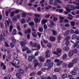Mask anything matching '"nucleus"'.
<instances>
[{
    "label": "nucleus",
    "instance_id": "obj_10",
    "mask_svg": "<svg viewBox=\"0 0 79 79\" xmlns=\"http://www.w3.org/2000/svg\"><path fill=\"white\" fill-rule=\"evenodd\" d=\"M26 43L24 41H21L20 43V45L22 47H26Z\"/></svg>",
    "mask_w": 79,
    "mask_h": 79
},
{
    "label": "nucleus",
    "instance_id": "obj_8",
    "mask_svg": "<svg viewBox=\"0 0 79 79\" xmlns=\"http://www.w3.org/2000/svg\"><path fill=\"white\" fill-rule=\"evenodd\" d=\"M31 32V29L30 28L27 29V30H25V34H27V33H28V34H30Z\"/></svg>",
    "mask_w": 79,
    "mask_h": 79
},
{
    "label": "nucleus",
    "instance_id": "obj_46",
    "mask_svg": "<svg viewBox=\"0 0 79 79\" xmlns=\"http://www.w3.org/2000/svg\"><path fill=\"white\" fill-rule=\"evenodd\" d=\"M37 43H33V45L32 46V47H34V48H35L37 46Z\"/></svg>",
    "mask_w": 79,
    "mask_h": 79
},
{
    "label": "nucleus",
    "instance_id": "obj_43",
    "mask_svg": "<svg viewBox=\"0 0 79 79\" xmlns=\"http://www.w3.org/2000/svg\"><path fill=\"white\" fill-rule=\"evenodd\" d=\"M0 41L1 42H2L3 41V35H2V34H1L0 35Z\"/></svg>",
    "mask_w": 79,
    "mask_h": 79
},
{
    "label": "nucleus",
    "instance_id": "obj_24",
    "mask_svg": "<svg viewBox=\"0 0 79 79\" xmlns=\"http://www.w3.org/2000/svg\"><path fill=\"white\" fill-rule=\"evenodd\" d=\"M67 58V54H64L63 55L62 58L63 60H65Z\"/></svg>",
    "mask_w": 79,
    "mask_h": 79
},
{
    "label": "nucleus",
    "instance_id": "obj_41",
    "mask_svg": "<svg viewBox=\"0 0 79 79\" xmlns=\"http://www.w3.org/2000/svg\"><path fill=\"white\" fill-rule=\"evenodd\" d=\"M42 24H44L47 23V20H45V19L43 20L42 21Z\"/></svg>",
    "mask_w": 79,
    "mask_h": 79
},
{
    "label": "nucleus",
    "instance_id": "obj_11",
    "mask_svg": "<svg viewBox=\"0 0 79 79\" xmlns=\"http://www.w3.org/2000/svg\"><path fill=\"white\" fill-rule=\"evenodd\" d=\"M40 19L37 18H36L34 19V21L35 23H40V19Z\"/></svg>",
    "mask_w": 79,
    "mask_h": 79
},
{
    "label": "nucleus",
    "instance_id": "obj_15",
    "mask_svg": "<svg viewBox=\"0 0 79 79\" xmlns=\"http://www.w3.org/2000/svg\"><path fill=\"white\" fill-rule=\"evenodd\" d=\"M70 31L69 30H67L64 33V35L66 37V36H68L69 34V32Z\"/></svg>",
    "mask_w": 79,
    "mask_h": 79
},
{
    "label": "nucleus",
    "instance_id": "obj_49",
    "mask_svg": "<svg viewBox=\"0 0 79 79\" xmlns=\"http://www.w3.org/2000/svg\"><path fill=\"white\" fill-rule=\"evenodd\" d=\"M65 45L66 46H68L69 45V41H66Z\"/></svg>",
    "mask_w": 79,
    "mask_h": 79
},
{
    "label": "nucleus",
    "instance_id": "obj_32",
    "mask_svg": "<svg viewBox=\"0 0 79 79\" xmlns=\"http://www.w3.org/2000/svg\"><path fill=\"white\" fill-rule=\"evenodd\" d=\"M41 45L42 48H46V46H45V45L43 44V42L42 40L41 41Z\"/></svg>",
    "mask_w": 79,
    "mask_h": 79
},
{
    "label": "nucleus",
    "instance_id": "obj_47",
    "mask_svg": "<svg viewBox=\"0 0 79 79\" xmlns=\"http://www.w3.org/2000/svg\"><path fill=\"white\" fill-rule=\"evenodd\" d=\"M67 74H64L62 76V78H63L64 79V78H66V77H67Z\"/></svg>",
    "mask_w": 79,
    "mask_h": 79
},
{
    "label": "nucleus",
    "instance_id": "obj_48",
    "mask_svg": "<svg viewBox=\"0 0 79 79\" xmlns=\"http://www.w3.org/2000/svg\"><path fill=\"white\" fill-rule=\"evenodd\" d=\"M71 74L73 75H76L77 74V72L74 71H73L72 72Z\"/></svg>",
    "mask_w": 79,
    "mask_h": 79
},
{
    "label": "nucleus",
    "instance_id": "obj_31",
    "mask_svg": "<svg viewBox=\"0 0 79 79\" xmlns=\"http://www.w3.org/2000/svg\"><path fill=\"white\" fill-rule=\"evenodd\" d=\"M24 70L25 72H27V71H28V67L27 66V65H25L24 67Z\"/></svg>",
    "mask_w": 79,
    "mask_h": 79
},
{
    "label": "nucleus",
    "instance_id": "obj_60",
    "mask_svg": "<svg viewBox=\"0 0 79 79\" xmlns=\"http://www.w3.org/2000/svg\"><path fill=\"white\" fill-rule=\"evenodd\" d=\"M77 61V59H74L73 60L72 63L74 64L76 63Z\"/></svg>",
    "mask_w": 79,
    "mask_h": 79
},
{
    "label": "nucleus",
    "instance_id": "obj_29",
    "mask_svg": "<svg viewBox=\"0 0 79 79\" xmlns=\"http://www.w3.org/2000/svg\"><path fill=\"white\" fill-rule=\"evenodd\" d=\"M28 24L29 26H30L31 27V26H34V23L33 22H31L28 23Z\"/></svg>",
    "mask_w": 79,
    "mask_h": 79
},
{
    "label": "nucleus",
    "instance_id": "obj_57",
    "mask_svg": "<svg viewBox=\"0 0 79 79\" xmlns=\"http://www.w3.org/2000/svg\"><path fill=\"white\" fill-rule=\"evenodd\" d=\"M75 22L72 21L71 22V24L72 26H75Z\"/></svg>",
    "mask_w": 79,
    "mask_h": 79
},
{
    "label": "nucleus",
    "instance_id": "obj_12",
    "mask_svg": "<svg viewBox=\"0 0 79 79\" xmlns=\"http://www.w3.org/2000/svg\"><path fill=\"white\" fill-rule=\"evenodd\" d=\"M49 39L51 42H55L56 40V39L53 36H51Z\"/></svg>",
    "mask_w": 79,
    "mask_h": 79
},
{
    "label": "nucleus",
    "instance_id": "obj_40",
    "mask_svg": "<svg viewBox=\"0 0 79 79\" xmlns=\"http://www.w3.org/2000/svg\"><path fill=\"white\" fill-rule=\"evenodd\" d=\"M47 47L49 48H51L52 47V45L51 43H49L47 44Z\"/></svg>",
    "mask_w": 79,
    "mask_h": 79
},
{
    "label": "nucleus",
    "instance_id": "obj_34",
    "mask_svg": "<svg viewBox=\"0 0 79 79\" xmlns=\"http://www.w3.org/2000/svg\"><path fill=\"white\" fill-rule=\"evenodd\" d=\"M41 47H40V44L37 45L36 46V49L37 50H40Z\"/></svg>",
    "mask_w": 79,
    "mask_h": 79
},
{
    "label": "nucleus",
    "instance_id": "obj_38",
    "mask_svg": "<svg viewBox=\"0 0 79 79\" xmlns=\"http://www.w3.org/2000/svg\"><path fill=\"white\" fill-rule=\"evenodd\" d=\"M62 39V37H61V36L60 35H59L58 36V43H60V41Z\"/></svg>",
    "mask_w": 79,
    "mask_h": 79
},
{
    "label": "nucleus",
    "instance_id": "obj_55",
    "mask_svg": "<svg viewBox=\"0 0 79 79\" xmlns=\"http://www.w3.org/2000/svg\"><path fill=\"white\" fill-rule=\"evenodd\" d=\"M27 40H29L30 38H31V36H30V34H28L27 36Z\"/></svg>",
    "mask_w": 79,
    "mask_h": 79
},
{
    "label": "nucleus",
    "instance_id": "obj_39",
    "mask_svg": "<svg viewBox=\"0 0 79 79\" xmlns=\"http://www.w3.org/2000/svg\"><path fill=\"white\" fill-rule=\"evenodd\" d=\"M44 29L42 28V27H39V29L38 30L39 31V32H43V30Z\"/></svg>",
    "mask_w": 79,
    "mask_h": 79
},
{
    "label": "nucleus",
    "instance_id": "obj_26",
    "mask_svg": "<svg viewBox=\"0 0 79 79\" xmlns=\"http://www.w3.org/2000/svg\"><path fill=\"white\" fill-rule=\"evenodd\" d=\"M52 34L53 35H57V32L54 30H52Z\"/></svg>",
    "mask_w": 79,
    "mask_h": 79
},
{
    "label": "nucleus",
    "instance_id": "obj_18",
    "mask_svg": "<svg viewBox=\"0 0 79 79\" xmlns=\"http://www.w3.org/2000/svg\"><path fill=\"white\" fill-rule=\"evenodd\" d=\"M16 32H17L16 30V29H14L12 31V35H16Z\"/></svg>",
    "mask_w": 79,
    "mask_h": 79
},
{
    "label": "nucleus",
    "instance_id": "obj_25",
    "mask_svg": "<svg viewBox=\"0 0 79 79\" xmlns=\"http://www.w3.org/2000/svg\"><path fill=\"white\" fill-rule=\"evenodd\" d=\"M11 39L13 43H16V41L15 39V37L14 36H12L11 37Z\"/></svg>",
    "mask_w": 79,
    "mask_h": 79
},
{
    "label": "nucleus",
    "instance_id": "obj_30",
    "mask_svg": "<svg viewBox=\"0 0 79 79\" xmlns=\"http://www.w3.org/2000/svg\"><path fill=\"white\" fill-rule=\"evenodd\" d=\"M72 50L73 51V53L75 54L77 53V52H78V50L76 48Z\"/></svg>",
    "mask_w": 79,
    "mask_h": 79
},
{
    "label": "nucleus",
    "instance_id": "obj_5",
    "mask_svg": "<svg viewBox=\"0 0 79 79\" xmlns=\"http://www.w3.org/2000/svg\"><path fill=\"white\" fill-rule=\"evenodd\" d=\"M55 24L54 22L53 21H50V24L48 25V26L51 28H52L53 26H55Z\"/></svg>",
    "mask_w": 79,
    "mask_h": 79
},
{
    "label": "nucleus",
    "instance_id": "obj_13",
    "mask_svg": "<svg viewBox=\"0 0 79 79\" xmlns=\"http://www.w3.org/2000/svg\"><path fill=\"white\" fill-rule=\"evenodd\" d=\"M16 76L18 79H21V75L19 73H17L16 74Z\"/></svg>",
    "mask_w": 79,
    "mask_h": 79
},
{
    "label": "nucleus",
    "instance_id": "obj_62",
    "mask_svg": "<svg viewBox=\"0 0 79 79\" xmlns=\"http://www.w3.org/2000/svg\"><path fill=\"white\" fill-rule=\"evenodd\" d=\"M53 5L54 6H56L57 5H58V4L57 3V2H56V1H55L53 3Z\"/></svg>",
    "mask_w": 79,
    "mask_h": 79
},
{
    "label": "nucleus",
    "instance_id": "obj_63",
    "mask_svg": "<svg viewBox=\"0 0 79 79\" xmlns=\"http://www.w3.org/2000/svg\"><path fill=\"white\" fill-rule=\"evenodd\" d=\"M22 16L23 18H25V17H26V14L23 13L22 14Z\"/></svg>",
    "mask_w": 79,
    "mask_h": 79
},
{
    "label": "nucleus",
    "instance_id": "obj_3",
    "mask_svg": "<svg viewBox=\"0 0 79 79\" xmlns=\"http://www.w3.org/2000/svg\"><path fill=\"white\" fill-rule=\"evenodd\" d=\"M54 62L57 63L56 64L57 66H61V65L63 64V61H60L58 59H55Z\"/></svg>",
    "mask_w": 79,
    "mask_h": 79
},
{
    "label": "nucleus",
    "instance_id": "obj_42",
    "mask_svg": "<svg viewBox=\"0 0 79 79\" xmlns=\"http://www.w3.org/2000/svg\"><path fill=\"white\" fill-rule=\"evenodd\" d=\"M15 11H12L10 13V16L11 17H13V16H15Z\"/></svg>",
    "mask_w": 79,
    "mask_h": 79
},
{
    "label": "nucleus",
    "instance_id": "obj_56",
    "mask_svg": "<svg viewBox=\"0 0 79 79\" xmlns=\"http://www.w3.org/2000/svg\"><path fill=\"white\" fill-rule=\"evenodd\" d=\"M52 79H57V76L56 75H54L52 76Z\"/></svg>",
    "mask_w": 79,
    "mask_h": 79
},
{
    "label": "nucleus",
    "instance_id": "obj_1",
    "mask_svg": "<svg viewBox=\"0 0 79 79\" xmlns=\"http://www.w3.org/2000/svg\"><path fill=\"white\" fill-rule=\"evenodd\" d=\"M51 63V60H47L46 61V62L44 64V66H48V64H49L48 65V68L47 69V70L48 71L49 70V69H50L52 68V66H53V65L54 64V63L52 62Z\"/></svg>",
    "mask_w": 79,
    "mask_h": 79
},
{
    "label": "nucleus",
    "instance_id": "obj_50",
    "mask_svg": "<svg viewBox=\"0 0 79 79\" xmlns=\"http://www.w3.org/2000/svg\"><path fill=\"white\" fill-rule=\"evenodd\" d=\"M7 55H8L7 57L8 58V59L9 60H10V59H11V56H12V55L11 54H8Z\"/></svg>",
    "mask_w": 79,
    "mask_h": 79
},
{
    "label": "nucleus",
    "instance_id": "obj_14",
    "mask_svg": "<svg viewBox=\"0 0 79 79\" xmlns=\"http://www.w3.org/2000/svg\"><path fill=\"white\" fill-rule=\"evenodd\" d=\"M73 3H74V5H77V6H75V8L76 9H79V3H76V2H73Z\"/></svg>",
    "mask_w": 79,
    "mask_h": 79
},
{
    "label": "nucleus",
    "instance_id": "obj_4",
    "mask_svg": "<svg viewBox=\"0 0 79 79\" xmlns=\"http://www.w3.org/2000/svg\"><path fill=\"white\" fill-rule=\"evenodd\" d=\"M8 21L9 22H10V24H11V25L10 26V32H11L12 31V30H13V22H12V21H11V19H8Z\"/></svg>",
    "mask_w": 79,
    "mask_h": 79
},
{
    "label": "nucleus",
    "instance_id": "obj_51",
    "mask_svg": "<svg viewBox=\"0 0 79 79\" xmlns=\"http://www.w3.org/2000/svg\"><path fill=\"white\" fill-rule=\"evenodd\" d=\"M35 17H36V18H40V15L37 14H35Z\"/></svg>",
    "mask_w": 79,
    "mask_h": 79
},
{
    "label": "nucleus",
    "instance_id": "obj_54",
    "mask_svg": "<svg viewBox=\"0 0 79 79\" xmlns=\"http://www.w3.org/2000/svg\"><path fill=\"white\" fill-rule=\"evenodd\" d=\"M43 42L44 43L46 44H48V40H44V39L43 40Z\"/></svg>",
    "mask_w": 79,
    "mask_h": 79
},
{
    "label": "nucleus",
    "instance_id": "obj_28",
    "mask_svg": "<svg viewBox=\"0 0 79 79\" xmlns=\"http://www.w3.org/2000/svg\"><path fill=\"white\" fill-rule=\"evenodd\" d=\"M74 65V64L72 62L68 64V67L69 68H71V67H73Z\"/></svg>",
    "mask_w": 79,
    "mask_h": 79
},
{
    "label": "nucleus",
    "instance_id": "obj_21",
    "mask_svg": "<svg viewBox=\"0 0 79 79\" xmlns=\"http://www.w3.org/2000/svg\"><path fill=\"white\" fill-rule=\"evenodd\" d=\"M57 52L58 53H61L62 52V49L60 48H57L56 49Z\"/></svg>",
    "mask_w": 79,
    "mask_h": 79
},
{
    "label": "nucleus",
    "instance_id": "obj_27",
    "mask_svg": "<svg viewBox=\"0 0 79 79\" xmlns=\"http://www.w3.org/2000/svg\"><path fill=\"white\" fill-rule=\"evenodd\" d=\"M29 50V48L27 47H23V48L22 49L23 52H25V51H26V50Z\"/></svg>",
    "mask_w": 79,
    "mask_h": 79
},
{
    "label": "nucleus",
    "instance_id": "obj_2",
    "mask_svg": "<svg viewBox=\"0 0 79 79\" xmlns=\"http://www.w3.org/2000/svg\"><path fill=\"white\" fill-rule=\"evenodd\" d=\"M20 62L19 60L16 59L13 60V62H11V63L13 66H16V65H18L19 64Z\"/></svg>",
    "mask_w": 79,
    "mask_h": 79
},
{
    "label": "nucleus",
    "instance_id": "obj_20",
    "mask_svg": "<svg viewBox=\"0 0 79 79\" xmlns=\"http://www.w3.org/2000/svg\"><path fill=\"white\" fill-rule=\"evenodd\" d=\"M65 9L66 10L67 12L69 13H71V9L69 8V7H65Z\"/></svg>",
    "mask_w": 79,
    "mask_h": 79
},
{
    "label": "nucleus",
    "instance_id": "obj_36",
    "mask_svg": "<svg viewBox=\"0 0 79 79\" xmlns=\"http://www.w3.org/2000/svg\"><path fill=\"white\" fill-rule=\"evenodd\" d=\"M71 39V37L69 36H67L65 38V40L66 41H69V40Z\"/></svg>",
    "mask_w": 79,
    "mask_h": 79
},
{
    "label": "nucleus",
    "instance_id": "obj_19",
    "mask_svg": "<svg viewBox=\"0 0 79 79\" xmlns=\"http://www.w3.org/2000/svg\"><path fill=\"white\" fill-rule=\"evenodd\" d=\"M62 66L63 68H66L68 66V64L64 63L62 64Z\"/></svg>",
    "mask_w": 79,
    "mask_h": 79
},
{
    "label": "nucleus",
    "instance_id": "obj_58",
    "mask_svg": "<svg viewBox=\"0 0 79 79\" xmlns=\"http://www.w3.org/2000/svg\"><path fill=\"white\" fill-rule=\"evenodd\" d=\"M53 19L54 21H58V18L56 17H54Z\"/></svg>",
    "mask_w": 79,
    "mask_h": 79
},
{
    "label": "nucleus",
    "instance_id": "obj_59",
    "mask_svg": "<svg viewBox=\"0 0 79 79\" xmlns=\"http://www.w3.org/2000/svg\"><path fill=\"white\" fill-rule=\"evenodd\" d=\"M12 20H13V22H14V21L16 22L17 21V18L15 17H14L13 18Z\"/></svg>",
    "mask_w": 79,
    "mask_h": 79
},
{
    "label": "nucleus",
    "instance_id": "obj_53",
    "mask_svg": "<svg viewBox=\"0 0 79 79\" xmlns=\"http://www.w3.org/2000/svg\"><path fill=\"white\" fill-rule=\"evenodd\" d=\"M74 34H79V30H76L75 31Z\"/></svg>",
    "mask_w": 79,
    "mask_h": 79
},
{
    "label": "nucleus",
    "instance_id": "obj_45",
    "mask_svg": "<svg viewBox=\"0 0 79 79\" xmlns=\"http://www.w3.org/2000/svg\"><path fill=\"white\" fill-rule=\"evenodd\" d=\"M50 54H46L45 55V57L46 58H49V57H50Z\"/></svg>",
    "mask_w": 79,
    "mask_h": 79
},
{
    "label": "nucleus",
    "instance_id": "obj_7",
    "mask_svg": "<svg viewBox=\"0 0 79 79\" xmlns=\"http://www.w3.org/2000/svg\"><path fill=\"white\" fill-rule=\"evenodd\" d=\"M19 72L20 74L23 75L24 74V71L21 69H19Z\"/></svg>",
    "mask_w": 79,
    "mask_h": 79
},
{
    "label": "nucleus",
    "instance_id": "obj_52",
    "mask_svg": "<svg viewBox=\"0 0 79 79\" xmlns=\"http://www.w3.org/2000/svg\"><path fill=\"white\" fill-rule=\"evenodd\" d=\"M25 20L24 19H23L21 20V23L22 24H24L25 23Z\"/></svg>",
    "mask_w": 79,
    "mask_h": 79
},
{
    "label": "nucleus",
    "instance_id": "obj_64",
    "mask_svg": "<svg viewBox=\"0 0 79 79\" xmlns=\"http://www.w3.org/2000/svg\"><path fill=\"white\" fill-rule=\"evenodd\" d=\"M34 75H35V73H34V72H33L31 73L30 74V76H34Z\"/></svg>",
    "mask_w": 79,
    "mask_h": 79
},
{
    "label": "nucleus",
    "instance_id": "obj_17",
    "mask_svg": "<svg viewBox=\"0 0 79 79\" xmlns=\"http://www.w3.org/2000/svg\"><path fill=\"white\" fill-rule=\"evenodd\" d=\"M69 49V47H68V46H66L65 47H64L63 48V50L64 51H67V50H68Z\"/></svg>",
    "mask_w": 79,
    "mask_h": 79
},
{
    "label": "nucleus",
    "instance_id": "obj_61",
    "mask_svg": "<svg viewBox=\"0 0 79 79\" xmlns=\"http://www.w3.org/2000/svg\"><path fill=\"white\" fill-rule=\"evenodd\" d=\"M49 3L50 5H52L53 3V0H49Z\"/></svg>",
    "mask_w": 79,
    "mask_h": 79
},
{
    "label": "nucleus",
    "instance_id": "obj_35",
    "mask_svg": "<svg viewBox=\"0 0 79 79\" xmlns=\"http://www.w3.org/2000/svg\"><path fill=\"white\" fill-rule=\"evenodd\" d=\"M32 35L34 37H36L37 36V33L35 32H33L32 33Z\"/></svg>",
    "mask_w": 79,
    "mask_h": 79
},
{
    "label": "nucleus",
    "instance_id": "obj_9",
    "mask_svg": "<svg viewBox=\"0 0 79 79\" xmlns=\"http://www.w3.org/2000/svg\"><path fill=\"white\" fill-rule=\"evenodd\" d=\"M73 52L72 50H71L69 52V56L71 58V57H72L73 55Z\"/></svg>",
    "mask_w": 79,
    "mask_h": 79
},
{
    "label": "nucleus",
    "instance_id": "obj_22",
    "mask_svg": "<svg viewBox=\"0 0 79 79\" xmlns=\"http://www.w3.org/2000/svg\"><path fill=\"white\" fill-rule=\"evenodd\" d=\"M79 44V41H77L76 42L75 44H74L73 46V48H76L77 45H78V44Z\"/></svg>",
    "mask_w": 79,
    "mask_h": 79
},
{
    "label": "nucleus",
    "instance_id": "obj_37",
    "mask_svg": "<svg viewBox=\"0 0 79 79\" xmlns=\"http://www.w3.org/2000/svg\"><path fill=\"white\" fill-rule=\"evenodd\" d=\"M28 60L29 61H32V57L31 56H29L28 57Z\"/></svg>",
    "mask_w": 79,
    "mask_h": 79
},
{
    "label": "nucleus",
    "instance_id": "obj_44",
    "mask_svg": "<svg viewBox=\"0 0 79 79\" xmlns=\"http://www.w3.org/2000/svg\"><path fill=\"white\" fill-rule=\"evenodd\" d=\"M31 30L32 31H34V32H35L36 30L35 29V27L34 26H32L31 27Z\"/></svg>",
    "mask_w": 79,
    "mask_h": 79
},
{
    "label": "nucleus",
    "instance_id": "obj_33",
    "mask_svg": "<svg viewBox=\"0 0 79 79\" xmlns=\"http://www.w3.org/2000/svg\"><path fill=\"white\" fill-rule=\"evenodd\" d=\"M10 47L11 48H14L15 47V44H13V43H10Z\"/></svg>",
    "mask_w": 79,
    "mask_h": 79
},
{
    "label": "nucleus",
    "instance_id": "obj_6",
    "mask_svg": "<svg viewBox=\"0 0 79 79\" xmlns=\"http://www.w3.org/2000/svg\"><path fill=\"white\" fill-rule=\"evenodd\" d=\"M39 61L40 62L44 63L45 61V57H42V56H40L39 57Z\"/></svg>",
    "mask_w": 79,
    "mask_h": 79
},
{
    "label": "nucleus",
    "instance_id": "obj_23",
    "mask_svg": "<svg viewBox=\"0 0 79 79\" xmlns=\"http://www.w3.org/2000/svg\"><path fill=\"white\" fill-rule=\"evenodd\" d=\"M77 38V35L75 34H73L72 36V40L73 39H76Z\"/></svg>",
    "mask_w": 79,
    "mask_h": 79
},
{
    "label": "nucleus",
    "instance_id": "obj_16",
    "mask_svg": "<svg viewBox=\"0 0 79 79\" xmlns=\"http://www.w3.org/2000/svg\"><path fill=\"white\" fill-rule=\"evenodd\" d=\"M54 71L56 73H60L61 71V69L59 68H56L54 69Z\"/></svg>",
    "mask_w": 79,
    "mask_h": 79
}]
</instances>
